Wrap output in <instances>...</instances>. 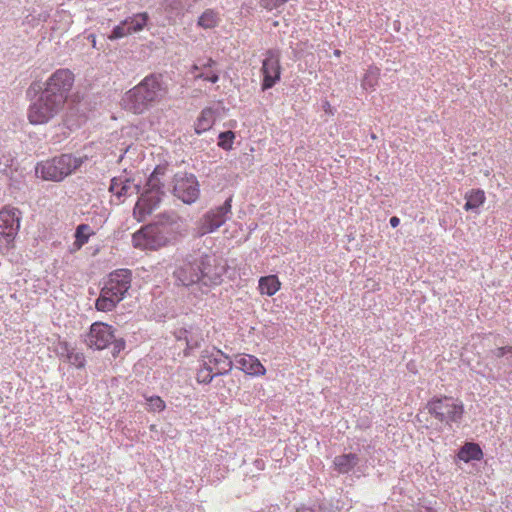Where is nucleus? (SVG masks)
I'll return each mask as SVG.
<instances>
[{
    "instance_id": "obj_16",
    "label": "nucleus",
    "mask_w": 512,
    "mask_h": 512,
    "mask_svg": "<svg viewBox=\"0 0 512 512\" xmlns=\"http://www.w3.org/2000/svg\"><path fill=\"white\" fill-rule=\"evenodd\" d=\"M152 224L157 225L161 231L167 232V235L172 238L180 229L179 217L175 212L168 211L160 213Z\"/></svg>"
},
{
    "instance_id": "obj_3",
    "label": "nucleus",
    "mask_w": 512,
    "mask_h": 512,
    "mask_svg": "<svg viewBox=\"0 0 512 512\" xmlns=\"http://www.w3.org/2000/svg\"><path fill=\"white\" fill-rule=\"evenodd\" d=\"M167 92V84L162 75L150 74L125 93L122 104L127 111L142 114L154 104L162 101Z\"/></svg>"
},
{
    "instance_id": "obj_14",
    "label": "nucleus",
    "mask_w": 512,
    "mask_h": 512,
    "mask_svg": "<svg viewBox=\"0 0 512 512\" xmlns=\"http://www.w3.org/2000/svg\"><path fill=\"white\" fill-rule=\"evenodd\" d=\"M109 192H111L119 202L132 194L140 192V185L134 184L133 181L127 177L119 176L113 177L110 182Z\"/></svg>"
},
{
    "instance_id": "obj_8",
    "label": "nucleus",
    "mask_w": 512,
    "mask_h": 512,
    "mask_svg": "<svg viewBox=\"0 0 512 512\" xmlns=\"http://www.w3.org/2000/svg\"><path fill=\"white\" fill-rule=\"evenodd\" d=\"M170 239L171 238L167 235V232L161 231L157 225L152 223L141 228L132 236L134 247L149 250H156L165 246Z\"/></svg>"
},
{
    "instance_id": "obj_31",
    "label": "nucleus",
    "mask_w": 512,
    "mask_h": 512,
    "mask_svg": "<svg viewBox=\"0 0 512 512\" xmlns=\"http://www.w3.org/2000/svg\"><path fill=\"white\" fill-rule=\"evenodd\" d=\"M216 373H212V370H208L207 368H201L198 370L196 375V380L201 384H209L212 382L214 377H216Z\"/></svg>"
},
{
    "instance_id": "obj_24",
    "label": "nucleus",
    "mask_w": 512,
    "mask_h": 512,
    "mask_svg": "<svg viewBox=\"0 0 512 512\" xmlns=\"http://www.w3.org/2000/svg\"><path fill=\"white\" fill-rule=\"evenodd\" d=\"M466 203L464 209L466 211H473L478 209L485 201V193L483 190L474 189L466 194Z\"/></svg>"
},
{
    "instance_id": "obj_23",
    "label": "nucleus",
    "mask_w": 512,
    "mask_h": 512,
    "mask_svg": "<svg viewBox=\"0 0 512 512\" xmlns=\"http://www.w3.org/2000/svg\"><path fill=\"white\" fill-rule=\"evenodd\" d=\"M458 457L460 460L468 463L472 460H480L483 457V452L478 444L466 443L460 449Z\"/></svg>"
},
{
    "instance_id": "obj_15",
    "label": "nucleus",
    "mask_w": 512,
    "mask_h": 512,
    "mask_svg": "<svg viewBox=\"0 0 512 512\" xmlns=\"http://www.w3.org/2000/svg\"><path fill=\"white\" fill-rule=\"evenodd\" d=\"M490 357L496 361L499 374H508L512 371V346L495 348L490 351Z\"/></svg>"
},
{
    "instance_id": "obj_19",
    "label": "nucleus",
    "mask_w": 512,
    "mask_h": 512,
    "mask_svg": "<svg viewBox=\"0 0 512 512\" xmlns=\"http://www.w3.org/2000/svg\"><path fill=\"white\" fill-rule=\"evenodd\" d=\"M360 459L355 453L338 455L333 460L334 469L339 474H347L358 465Z\"/></svg>"
},
{
    "instance_id": "obj_18",
    "label": "nucleus",
    "mask_w": 512,
    "mask_h": 512,
    "mask_svg": "<svg viewBox=\"0 0 512 512\" xmlns=\"http://www.w3.org/2000/svg\"><path fill=\"white\" fill-rule=\"evenodd\" d=\"M205 359H209V363H212L215 367L216 375H226L233 367V363L228 355L224 354L220 350H213L212 352H206L202 356Z\"/></svg>"
},
{
    "instance_id": "obj_20",
    "label": "nucleus",
    "mask_w": 512,
    "mask_h": 512,
    "mask_svg": "<svg viewBox=\"0 0 512 512\" xmlns=\"http://www.w3.org/2000/svg\"><path fill=\"white\" fill-rule=\"evenodd\" d=\"M215 114V110L209 107L201 111L194 125L197 135H201L212 128L215 123Z\"/></svg>"
},
{
    "instance_id": "obj_2",
    "label": "nucleus",
    "mask_w": 512,
    "mask_h": 512,
    "mask_svg": "<svg viewBox=\"0 0 512 512\" xmlns=\"http://www.w3.org/2000/svg\"><path fill=\"white\" fill-rule=\"evenodd\" d=\"M225 271V266L214 255L194 252L186 256L173 275L178 285L209 287L221 284Z\"/></svg>"
},
{
    "instance_id": "obj_39",
    "label": "nucleus",
    "mask_w": 512,
    "mask_h": 512,
    "mask_svg": "<svg viewBox=\"0 0 512 512\" xmlns=\"http://www.w3.org/2000/svg\"><path fill=\"white\" fill-rule=\"evenodd\" d=\"M389 223L391 227L396 228L400 224V219L396 216L390 218Z\"/></svg>"
},
{
    "instance_id": "obj_7",
    "label": "nucleus",
    "mask_w": 512,
    "mask_h": 512,
    "mask_svg": "<svg viewBox=\"0 0 512 512\" xmlns=\"http://www.w3.org/2000/svg\"><path fill=\"white\" fill-rule=\"evenodd\" d=\"M163 191L161 182L154 171L147 180L145 191L136 202L133 215L138 221H144L160 204Z\"/></svg>"
},
{
    "instance_id": "obj_33",
    "label": "nucleus",
    "mask_w": 512,
    "mask_h": 512,
    "mask_svg": "<svg viewBox=\"0 0 512 512\" xmlns=\"http://www.w3.org/2000/svg\"><path fill=\"white\" fill-rule=\"evenodd\" d=\"M195 79H202L205 81H209L211 83H216L219 81V73L215 70H203L199 73L195 74Z\"/></svg>"
},
{
    "instance_id": "obj_26",
    "label": "nucleus",
    "mask_w": 512,
    "mask_h": 512,
    "mask_svg": "<svg viewBox=\"0 0 512 512\" xmlns=\"http://www.w3.org/2000/svg\"><path fill=\"white\" fill-rule=\"evenodd\" d=\"M380 76V69L376 66H370L362 79V88L365 90L372 89L374 90L375 87L378 85V80Z\"/></svg>"
},
{
    "instance_id": "obj_29",
    "label": "nucleus",
    "mask_w": 512,
    "mask_h": 512,
    "mask_svg": "<svg viewBox=\"0 0 512 512\" xmlns=\"http://www.w3.org/2000/svg\"><path fill=\"white\" fill-rule=\"evenodd\" d=\"M218 146L222 149L229 151L232 149L235 134L233 131H225L219 134Z\"/></svg>"
},
{
    "instance_id": "obj_41",
    "label": "nucleus",
    "mask_w": 512,
    "mask_h": 512,
    "mask_svg": "<svg viewBox=\"0 0 512 512\" xmlns=\"http://www.w3.org/2000/svg\"><path fill=\"white\" fill-rule=\"evenodd\" d=\"M203 71V68L201 67V64H194L192 66V72H196V71Z\"/></svg>"
},
{
    "instance_id": "obj_9",
    "label": "nucleus",
    "mask_w": 512,
    "mask_h": 512,
    "mask_svg": "<svg viewBox=\"0 0 512 512\" xmlns=\"http://www.w3.org/2000/svg\"><path fill=\"white\" fill-rule=\"evenodd\" d=\"M231 202L232 198L229 197L221 206L206 212L198 223V233L200 235L209 234L221 227L232 214Z\"/></svg>"
},
{
    "instance_id": "obj_5",
    "label": "nucleus",
    "mask_w": 512,
    "mask_h": 512,
    "mask_svg": "<svg viewBox=\"0 0 512 512\" xmlns=\"http://www.w3.org/2000/svg\"><path fill=\"white\" fill-rule=\"evenodd\" d=\"M87 160V156L77 157L72 154H61L38 163L35 167V173L43 180L61 182L79 169Z\"/></svg>"
},
{
    "instance_id": "obj_38",
    "label": "nucleus",
    "mask_w": 512,
    "mask_h": 512,
    "mask_svg": "<svg viewBox=\"0 0 512 512\" xmlns=\"http://www.w3.org/2000/svg\"><path fill=\"white\" fill-rule=\"evenodd\" d=\"M203 359V365L201 366V368H207L208 370H212V373H215V367L213 366L212 363H209V359Z\"/></svg>"
},
{
    "instance_id": "obj_27",
    "label": "nucleus",
    "mask_w": 512,
    "mask_h": 512,
    "mask_svg": "<svg viewBox=\"0 0 512 512\" xmlns=\"http://www.w3.org/2000/svg\"><path fill=\"white\" fill-rule=\"evenodd\" d=\"M148 18V14L144 12L135 14L132 17L125 19L130 33H136L143 30L147 24Z\"/></svg>"
},
{
    "instance_id": "obj_34",
    "label": "nucleus",
    "mask_w": 512,
    "mask_h": 512,
    "mask_svg": "<svg viewBox=\"0 0 512 512\" xmlns=\"http://www.w3.org/2000/svg\"><path fill=\"white\" fill-rule=\"evenodd\" d=\"M289 0H261L260 5L262 8L272 11L284 5Z\"/></svg>"
},
{
    "instance_id": "obj_12",
    "label": "nucleus",
    "mask_w": 512,
    "mask_h": 512,
    "mask_svg": "<svg viewBox=\"0 0 512 512\" xmlns=\"http://www.w3.org/2000/svg\"><path fill=\"white\" fill-rule=\"evenodd\" d=\"M21 213L17 208L4 207L0 211V235L9 244L15 238L20 228Z\"/></svg>"
},
{
    "instance_id": "obj_37",
    "label": "nucleus",
    "mask_w": 512,
    "mask_h": 512,
    "mask_svg": "<svg viewBox=\"0 0 512 512\" xmlns=\"http://www.w3.org/2000/svg\"><path fill=\"white\" fill-rule=\"evenodd\" d=\"M203 70L211 69L216 65V62L212 58H208L205 62L200 63Z\"/></svg>"
},
{
    "instance_id": "obj_6",
    "label": "nucleus",
    "mask_w": 512,
    "mask_h": 512,
    "mask_svg": "<svg viewBox=\"0 0 512 512\" xmlns=\"http://www.w3.org/2000/svg\"><path fill=\"white\" fill-rule=\"evenodd\" d=\"M427 410L436 420L451 427L452 424H460L464 404L460 399L450 396L434 397L427 403Z\"/></svg>"
},
{
    "instance_id": "obj_17",
    "label": "nucleus",
    "mask_w": 512,
    "mask_h": 512,
    "mask_svg": "<svg viewBox=\"0 0 512 512\" xmlns=\"http://www.w3.org/2000/svg\"><path fill=\"white\" fill-rule=\"evenodd\" d=\"M238 368L251 376H262L266 373L265 367L253 355L241 354L236 357Z\"/></svg>"
},
{
    "instance_id": "obj_35",
    "label": "nucleus",
    "mask_w": 512,
    "mask_h": 512,
    "mask_svg": "<svg viewBox=\"0 0 512 512\" xmlns=\"http://www.w3.org/2000/svg\"><path fill=\"white\" fill-rule=\"evenodd\" d=\"M112 345V355L117 357L118 354L125 349L126 343L123 338H116L114 335V339L110 343Z\"/></svg>"
},
{
    "instance_id": "obj_21",
    "label": "nucleus",
    "mask_w": 512,
    "mask_h": 512,
    "mask_svg": "<svg viewBox=\"0 0 512 512\" xmlns=\"http://www.w3.org/2000/svg\"><path fill=\"white\" fill-rule=\"evenodd\" d=\"M60 354L65 355L66 360L77 368H82L85 365V357L82 352L70 347L67 343L60 344Z\"/></svg>"
},
{
    "instance_id": "obj_25",
    "label": "nucleus",
    "mask_w": 512,
    "mask_h": 512,
    "mask_svg": "<svg viewBox=\"0 0 512 512\" xmlns=\"http://www.w3.org/2000/svg\"><path fill=\"white\" fill-rule=\"evenodd\" d=\"M220 18L216 11L206 9L198 18L197 25L203 29H212L219 24Z\"/></svg>"
},
{
    "instance_id": "obj_10",
    "label": "nucleus",
    "mask_w": 512,
    "mask_h": 512,
    "mask_svg": "<svg viewBox=\"0 0 512 512\" xmlns=\"http://www.w3.org/2000/svg\"><path fill=\"white\" fill-rule=\"evenodd\" d=\"M173 191L174 195L184 203H194L200 194L197 178L193 174L177 176Z\"/></svg>"
},
{
    "instance_id": "obj_22",
    "label": "nucleus",
    "mask_w": 512,
    "mask_h": 512,
    "mask_svg": "<svg viewBox=\"0 0 512 512\" xmlns=\"http://www.w3.org/2000/svg\"><path fill=\"white\" fill-rule=\"evenodd\" d=\"M280 281L276 275L264 276L259 279V290L261 294L273 296L280 289Z\"/></svg>"
},
{
    "instance_id": "obj_32",
    "label": "nucleus",
    "mask_w": 512,
    "mask_h": 512,
    "mask_svg": "<svg viewBox=\"0 0 512 512\" xmlns=\"http://www.w3.org/2000/svg\"><path fill=\"white\" fill-rule=\"evenodd\" d=\"M131 34L130 30L125 22H121L119 25L115 26L109 36L110 39H119Z\"/></svg>"
},
{
    "instance_id": "obj_42",
    "label": "nucleus",
    "mask_w": 512,
    "mask_h": 512,
    "mask_svg": "<svg viewBox=\"0 0 512 512\" xmlns=\"http://www.w3.org/2000/svg\"><path fill=\"white\" fill-rule=\"evenodd\" d=\"M297 512H315V511L310 507H302V508L298 509Z\"/></svg>"
},
{
    "instance_id": "obj_28",
    "label": "nucleus",
    "mask_w": 512,
    "mask_h": 512,
    "mask_svg": "<svg viewBox=\"0 0 512 512\" xmlns=\"http://www.w3.org/2000/svg\"><path fill=\"white\" fill-rule=\"evenodd\" d=\"M93 234L91 228L87 224H80L75 231V241L74 246L76 249H80L83 245H85L90 235Z\"/></svg>"
},
{
    "instance_id": "obj_36",
    "label": "nucleus",
    "mask_w": 512,
    "mask_h": 512,
    "mask_svg": "<svg viewBox=\"0 0 512 512\" xmlns=\"http://www.w3.org/2000/svg\"><path fill=\"white\" fill-rule=\"evenodd\" d=\"M200 0H174L173 3L176 7L190 9Z\"/></svg>"
},
{
    "instance_id": "obj_40",
    "label": "nucleus",
    "mask_w": 512,
    "mask_h": 512,
    "mask_svg": "<svg viewBox=\"0 0 512 512\" xmlns=\"http://www.w3.org/2000/svg\"><path fill=\"white\" fill-rule=\"evenodd\" d=\"M186 341H187V346L189 348H194V347L198 346L197 341L192 342L191 340H188L187 338H186Z\"/></svg>"
},
{
    "instance_id": "obj_1",
    "label": "nucleus",
    "mask_w": 512,
    "mask_h": 512,
    "mask_svg": "<svg viewBox=\"0 0 512 512\" xmlns=\"http://www.w3.org/2000/svg\"><path fill=\"white\" fill-rule=\"evenodd\" d=\"M74 84V74L69 69L56 70L46 81L45 88L30 104L28 120L33 125L48 123L63 109Z\"/></svg>"
},
{
    "instance_id": "obj_11",
    "label": "nucleus",
    "mask_w": 512,
    "mask_h": 512,
    "mask_svg": "<svg viewBox=\"0 0 512 512\" xmlns=\"http://www.w3.org/2000/svg\"><path fill=\"white\" fill-rule=\"evenodd\" d=\"M114 332L115 330L111 325L95 322L91 325L85 342L89 348L96 350L105 349L114 339Z\"/></svg>"
},
{
    "instance_id": "obj_4",
    "label": "nucleus",
    "mask_w": 512,
    "mask_h": 512,
    "mask_svg": "<svg viewBox=\"0 0 512 512\" xmlns=\"http://www.w3.org/2000/svg\"><path fill=\"white\" fill-rule=\"evenodd\" d=\"M132 272L129 269H117L111 272L101 289L95 307L98 311H112L125 298L131 288Z\"/></svg>"
},
{
    "instance_id": "obj_13",
    "label": "nucleus",
    "mask_w": 512,
    "mask_h": 512,
    "mask_svg": "<svg viewBox=\"0 0 512 512\" xmlns=\"http://www.w3.org/2000/svg\"><path fill=\"white\" fill-rule=\"evenodd\" d=\"M261 73L263 81L261 88L263 91L272 88L277 82L280 81L281 66L278 55L269 51L262 62Z\"/></svg>"
},
{
    "instance_id": "obj_30",
    "label": "nucleus",
    "mask_w": 512,
    "mask_h": 512,
    "mask_svg": "<svg viewBox=\"0 0 512 512\" xmlns=\"http://www.w3.org/2000/svg\"><path fill=\"white\" fill-rule=\"evenodd\" d=\"M148 410L152 412L163 411L166 407L165 402L159 396L145 397Z\"/></svg>"
}]
</instances>
